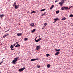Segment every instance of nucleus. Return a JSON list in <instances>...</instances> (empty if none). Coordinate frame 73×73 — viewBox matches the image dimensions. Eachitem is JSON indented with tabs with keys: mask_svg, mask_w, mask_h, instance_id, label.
<instances>
[{
	"mask_svg": "<svg viewBox=\"0 0 73 73\" xmlns=\"http://www.w3.org/2000/svg\"><path fill=\"white\" fill-rule=\"evenodd\" d=\"M59 12H60V11H59V10L57 11L56 12V14H58V13Z\"/></svg>",
	"mask_w": 73,
	"mask_h": 73,
	"instance_id": "obj_23",
	"label": "nucleus"
},
{
	"mask_svg": "<svg viewBox=\"0 0 73 73\" xmlns=\"http://www.w3.org/2000/svg\"><path fill=\"white\" fill-rule=\"evenodd\" d=\"M15 5H16V2H15V3H14V4H13V6L14 7V6H15Z\"/></svg>",
	"mask_w": 73,
	"mask_h": 73,
	"instance_id": "obj_32",
	"label": "nucleus"
},
{
	"mask_svg": "<svg viewBox=\"0 0 73 73\" xmlns=\"http://www.w3.org/2000/svg\"><path fill=\"white\" fill-rule=\"evenodd\" d=\"M25 69V67H23L22 68L18 70L19 71V72H21V71H23V70H24Z\"/></svg>",
	"mask_w": 73,
	"mask_h": 73,
	"instance_id": "obj_1",
	"label": "nucleus"
},
{
	"mask_svg": "<svg viewBox=\"0 0 73 73\" xmlns=\"http://www.w3.org/2000/svg\"><path fill=\"white\" fill-rule=\"evenodd\" d=\"M54 20L55 21H57V20H59V19L58 18H56L54 19Z\"/></svg>",
	"mask_w": 73,
	"mask_h": 73,
	"instance_id": "obj_13",
	"label": "nucleus"
},
{
	"mask_svg": "<svg viewBox=\"0 0 73 73\" xmlns=\"http://www.w3.org/2000/svg\"><path fill=\"white\" fill-rule=\"evenodd\" d=\"M40 48V46H37L36 50H38Z\"/></svg>",
	"mask_w": 73,
	"mask_h": 73,
	"instance_id": "obj_3",
	"label": "nucleus"
},
{
	"mask_svg": "<svg viewBox=\"0 0 73 73\" xmlns=\"http://www.w3.org/2000/svg\"><path fill=\"white\" fill-rule=\"evenodd\" d=\"M4 16V15L3 14H2V15H0V17L1 18H2V17H3Z\"/></svg>",
	"mask_w": 73,
	"mask_h": 73,
	"instance_id": "obj_21",
	"label": "nucleus"
},
{
	"mask_svg": "<svg viewBox=\"0 0 73 73\" xmlns=\"http://www.w3.org/2000/svg\"><path fill=\"white\" fill-rule=\"evenodd\" d=\"M35 29H33V30H32L31 32H34L35 31Z\"/></svg>",
	"mask_w": 73,
	"mask_h": 73,
	"instance_id": "obj_30",
	"label": "nucleus"
},
{
	"mask_svg": "<svg viewBox=\"0 0 73 73\" xmlns=\"http://www.w3.org/2000/svg\"><path fill=\"white\" fill-rule=\"evenodd\" d=\"M22 35H23V34H21L20 33H18L17 34V35L18 36H21Z\"/></svg>",
	"mask_w": 73,
	"mask_h": 73,
	"instance_id": "obj_8",
	"label": "nucleus"
},
{
	"mask_svg": "<svg viewBox=\"0 0 73 73\" xmlns=\"http://www.w3.org/2000/svg\"><path fill=\"white\" fill-rule=\"evenodd\" d=\"M51 66L50 65V64H48L47 65V68H50V67Z\"/></svg>",
	"mask_w": 73,
	"mask_h": 73,
	"instance_id": "obj_19",
	"label": "nucleus"
},
{
	"mask_svg": "<svg viewBox=\"0 0 73 73\" xmlns=\"http://www.w3.org/2000/svg\"><path fill=\"white\" fill-rule=\"evenodd\" d=\"M66 0H62V2H64V1H66Z\"/></svg>",
	"mask_w": 73,
	"mask_h": 73,
	"instance_id": "obj_34",
	"label": "nucleus"
},
{
	"mask_svg": "<svg viewBox=\"0 0 73 73\" xmlns=\"http://www.w3.org/2000/svg\"><path fill=\"white\" fill-rule=\"evenodd\" d=\"M17 7H19V5H17Z\"/></svg>",
	"mask_w": 73,
	"mask_h": 73,
	"instance_id": "obj_43",
	"label": "nucleus"
},
{
	"mask_svg": "<svg viewBox=\"0 0 73 73\" xmlns=\"http://www.w3.org/2000/svg\"><path fill=\"white\" fill-rule=\"evenodd\" d=\"M41 40V38H39L38 39H37V40H35V42H38V41H40V40Z\"/></svg>",
	"mask_w": 73,
	"mask_h": 73,
	"instance_id": "obj_6",
	"label": "nucleus"
},
{
	"mask_svg": "<svg viewBox=\"0 0 73 73\" xmlns=\"http://www.w3.org/2000/svg\"><path fill=\"white\" fill-rule=\"evenodd\" d=\"M30 26L31 27H32V26H34V27H35V25H34V23H31V24H30Z\"/></svg>",
	"mask_w": 73,
	"mask_h": 73,
	"instance_id": "obj_9",
	"label": "nucleus"
},
{
	"mask_svg": "<svg viewBox=\"0 0 73 73\" xmlns=\"http://www.w3.org/2000/svg\"><path fill=\"white\" fill-rule=\"evenodd\" d=\"M27 40H28V38H26L24 39V41H27Z\"/></svg>",
	"mask_w": 73,
	"mask_h": 73,
	"instance_id": "obj_27",
	"label": "nucleus"
},
{
	"mask_svg": "<svg viewBox=\"0 0 73 73\" xmlns=\"http://www.w3.org/2000/svg\"><path fill=\"white\" fill-rule=\"evenodd\" d=\"M37 36L36 37L35 39V41L36 40H37Z\"/></svg>",
	"mask_w": 73,
	"mask_h": 73,
	"instance_id": "obj_33",
	"label": "nucleus"
},
{
	"mask_svg": "<svg viewBox=\"0 0 73 73\" xmlns=\"http://www.w3.org/2000/svg\"><path fill=\"white\" fill-rule=\"evenodd\" d=\"M3 61H2L1 63H0V65H1L2 63H3Z\"/></svg>",
	"mask_w": 73,
	"mask_h": 73,
	"instance_id": "obj_37",
	"label": "nucleus"
},
{
	"mask_svg": "<svg viewBox=\"0 0 73 73\" xmlns=\"http://www.w3.org/2000/svg\"><path fill=\"white\" fill-rule=\"evenodd\" d=\"M38 60V58L36 59H32L31 60V61H36V60Z\"/></svg>",
	"mask_w": 73,
	"mask_h": 73,
	"instance_id": "obj_5",
	"label": "nucleus"
},
{
	"mask_svg": "<svg viewBox=\"0 0 73 73\" xmlns=\"http://www.w3.org/2000/svg\"><path fill=\"white\" fill-rule=\"evenodd\" d=\"M14 8H15V9H17V8H19V7L17 6V5H15Z\"/></svg>",
	"mask_w": 73,
	"mask_h": 73,
	"instance_id": "obj_15",
	"label": "nucleus"
},
{
	"mask_svg": "<svg viewBox=\"0 0 73 73\" xmlns=\"http://www.w3.org/2000/svg\"><path fill=\"white\" fill-rule=\"evenodd\" d=\"M44 27H43L42 29H44Z\"/></svg>",
	"mask_w": 73,
	"mask_h": 73,
	"instance_id": "obj_45",
	"label": "nucleus"
},
{
	"mask_svg": "<svg viewBox=\"0 0 73 73\" xmlns=\"http://www.w3.org/2000/svg\"><path fill=\"white\" fill-rule=\"evenodd\" d=\"M40 37H41V36H40V35H39V38H40Z\"/></svg>",
	"mask_w": 73,
	"mask_h": 73,
	"instance_id": "obj_40",
	"label": "nucleus"
},
{
	"mask_svg": "<svg viewBox=\"0 0 73 73\" xmlns=\"http://www.w3.org/2000/svg\"><path fill=\"white\" fill-rule=\"evenodd\" d=\"M36 13V12L34 11H32V12H31V14H32V13Z\"/></svg>",
	"mask_w": 73,
	"mask_h": 73,
	"instance_id": "obj_25",
	"label": "nucleus"
},
{
	"mask_svg": "<svg viewBox=\"0 0 73 73\" xmlns=\"http://www.w3.org/2000/svg\"><path fill=\"white\" fill-rule=\"evenodd\" d=\"M18 58H19L17 57V58H15V59H14V60L16 61H17V60H18Z\"/></svg>",
	"mask_w": 73,
	"mask_h": 73,
	"instance_id": "obj_12",
	"label": "nucleus"
},
{
	"mask_svg": "<svg viewBox=\"0 0 73 73\" xmlns=\"http://www.w3.org/2000/svg\"><path fill=\"white\" fill-rule=\"evenodd\" d=\"M19 44V42H16L15 43L16 44Z\"/></svg>",
	"mask_w": 73,
	"mask_h": 73,
	"instance_id": "obj_36",
	"label": "nucleus"
},
{
	"mask_svg": "<svg viewBox=\"0 0 73 73\" xmlns=\"http://www.w3.org/2000/svg\"><path fill=\"white\" fill-rule=\"evenodd\" d=\"M9 31V29L7 31H5V32H8V31Z\"/></svg>",
	"mask_w": 73,
	"mask_h": 73,
	"instance_id": "obj_35",
	"label": "nucleus"
},
{
	"mask_svg": "<svg viewBox=\"0 0 73 73\" xmlns=\"http://www.w3.org/2000/svg\"><path fill=\"white\" fill-rule=\"evenodd\" d=\"M37 68H40V67H41L40 66L38 65H37Z\"/></svg>",
	"mask_w": 73,
	"mask_h": 73,
	"instance_id": "obj_28",
	"label": "nucleus"
},
{
	"mask_svg": "<svg viewBox=\"0 0 73 73\" xmlns=\"http://www.w3.org/2000/svg\"><path fill=\"white\" fill-rule=\"evenodd\" d=\"M14 48V46H13V45H11L10 46V48L11 49V50H15V49H12V48Z\"/></svg>",
	"mask_w": 73,
	"mask_h": 73,
	"instance_id": "obj_2",
	"label": "nucleus"
},
{
	"mask_svg": "<svg viewBox=\"0 0 73 73\" xmlns=\"http://www.w3.org/2000/svg\"><path fill=\"white\" fill-rule=\"evenodd\" d=\"M54 7V5H52L51 8H50V9H53V8Z\"/></svg>",
	"mask_w": 73,
	"mask_h": 73,
	"instance_id": "obj_16",
	"label": "nucleus"
},
{
	"mask_svg": "<svg viewBox=\"0 0 73 73\" xmlns=\"http://www.w3.org/2000/svg\"><path fill=\"white\" fill-rule=\"evenodd\" d=\"M46 56H47V57H49L50 56L49 54H46Z\"/></svg>",
	"mask_w": 73,
	"mask_h": 73,
	"instance_id": "obj_24",
	"label": "nucleus"
},
{
	"mask_svg": "<svg viewBox=\"0 0 73 73\" xmlns=\"http://www.w3.org/2000/svg\"><path fill=\"white\" fill-rule=\"evenodd\" d=\"M16 45V44H14L13 46H15Z\"/></svg>",
	"mask_w": 73,
	"mask_h": 73,
	"instance_id": "obj_38",
	"label": "nucleus"
},
{
	"mask_svg": "<svg viewBox=\"0 0 73 73\" xmlns=\"http://www.w3.org/2000/svg\"><path fill=\"white\" fill-rule=\"evenodd\" d=\"M55 51H56V52H58V51H60V50H61L60 49L57 50V49H55Z\"/></svg>",
	"mask_w": 73,
	"mask_h": 73,
	"instance_id": "obj_20",
	"label": "nucleus"
},
{
	"mask_svg": "<svg viewBox=\"0 0 73 73\" xmlns=\"http://www.w3.org/2000/svg\"><path fill=\"white\" fill-rule=\"evenodd\" d=\"M0 73H1V72H0Z\"/></svg>",
	"mask_w": 73,
	"mask_h": 73,
	"instance_id": "obj_49",
	"label": "nucleus"
},
{
	"mask_svg": "<svg viewBox=\"0 0 73 73\" xmlns=\"http://www.w3.org/2000/svg\"><path fill=\"white\" fill-rule=\"evenodd\" d=\"M70 8H72V7H70Z\"/></svg>",
	"mask_w": 73,
	"mask_h": 73,
	"instance_id": "obj_47",
	"label": "nucleus"
},
{
	"mask_svg": "<svg viewBox=\"0 0 73 73\" xmlns=\"http://www.w3.org/2000/svg\"><path fill=\"white\" fill-rule=\"evenodd\" d=\"M64 3V2H60L59 3V4H60V6H62V4H63V3Z\"/></svg>",
	"mask_w": 73,
	"mask_h": 73,
	"instance_id": "obj_7",
	"label": "nucleus"
},
{
	"mask_svg": "<svg viewBox=\"0 0 73 73\" xmlns=\"http://www.w3.org/2000/svg\"><path fill=\"white\" fill-rule=\"evenodd\" d=\"M0 28H1V27H0Z\"/></svg>",
	"mask_w": 73,
	"mask_h": 73,
	"instance_id": "obj_48",
	"label": "nucleus"
},
{
	"mask_svg": "<svg viewBox=\"0 0 73 73\" xmlns=\"http://www.w3.org/2000/svg\"><path fill=\"white\" fill-rule=\"evenodd\" d=\"M47 25V23H45L44 24V25Z\"/></svg>",
	"mask_w": 73,
	"mask_h": 73,
	"instance_id": "obj_41",
	"label": "nucleus"
},
{
	"mask_svg": "<svg viewBox=\"0 0 73 73\" xmlns=\"http://www.w3.org/2000/svg\"><path fill=\"white\" fill-rule=\"evenodd\" d=\"M60 53V52L58 51L55 54V55H58Z\"/></svg>",
	"mask_w": 73,
	"mask_h": 73,
	"instance_id": "obj_14",
	"label": "nucleus"
},
{
	"mask_svg": "<svg viewBox=\"0 0 73 73\" xmlns=\"http://www.w3.org/2000/svg\"><path fill=\"white\" fill-rule=\"evenodd\" d=\"M58 1V0H57Z\"/></svg>",
	"mask_w": 73,
	"mask_h": 73,
	"instance_id": "obj_46",
	"label": "nucleus"
},
{
	"mask_svg": "<svg viewBox=\"0 0 73 73\" xmlns=\"http://www.w3.org/2000/svg\"><path fill=\"white\" fill-rule=\"evenodd\" d=\"M66 19V18L65 17H64L63 19H62V20H65Z\"/></svg>",
	"mask_w": 73,
	"mask_h": 73,
	"instance_id": "obj_31",
	"label": "nucleus"
},
{
	"mask_svg": "<svg viewBox=\"0 0 73 73\" xmlns=\"http://www.w3.org/2000/svg\"><path fill=\"white\" fill-rule=\"evenodd\" d=\"M58 1L57 0H56L55 1V3H56V2H57Z\"/></svg>",
	"mask_w": 73,
	"mask_h": 73,
	"instance_id": "obj_39",
	"label": "nucleus"
},
{
	"mask_svg": "<svg viewBox=\"0 0 73 73\" xmlns=\"http://www.w3.org/2000/svg\"><path fill=\"white\" fill-rule=\"evenodd\" d=\"M20 46V45L19 44H17L15 46V47H19Z\"/></svg>",
	"mask_w": 73,
	"mask_h": 73,
	"instance_id": "obj_18",
	"label": "nucleus"
},
{
	"mask_svg": "<svg viewBox=\"0 0 73 73\" xmlns=\"http://www.w3.org/2000/svg\"><path fill=\"white\" fill-rule=\"evenodd\" d=\"M56 21H54V22H53V23H56Z\"/></svg>",
	"mask_w": 73,
	"mask_h": 73,
	"instance_id": "obj_42",
	"label": "nucleus"
},
{
	"mask_svg": "<svg viewBox=\"0 0 73 73\" xmlns=\"http://www.w3.org/2000/svg\"><path fill=\"white\" fill-rule=\"evenodd\" d=\"M40 11L41 12H42V11H45V9H42Z\"/></svg>",
	"mask_w": 73,
	"mask_h": 73,
	"instance_id": "obj_22",
	"label": "nucleus"
},
{
	"mask_svg": "<svg viewBox=\"0 0 73 73\" xmlns=\"http://www.w3.org/2000/svg\"><path fill=\"white\" fill-rule=\"evenodd\" d=\"M72 53H73V50H72Z\"/></svg>",
	"mask_w": 73,
	"mask_h": 73,
	"instance_id": "obj_44",
	"label": "nucleus"
},
{
	"mask_svg": "<svg viewBox=\"0 0 73 73\" xmlns=\"http://www.w3.org/2000/svg\"><path fill=\"white\" fill-rule=\"evenodd\" d=\"M8 35H9V34H6L5 35H4L3 36V38H4L5 37H7V36H8Z\"/></svg>",
	"mask_w": 73,
	"mask_h": 73,
	"instance_id": "obj_4",
	"label": "nucleus"
},
{
	"mask_svg": "<svg viewBox=\"0 0 73 73\" xmlns=\"http://www.w3.org/2000/svg\"><path fill=\"white\" fill-rule=\"evenodd\" d=\"M45 12L43 14H42L41 15V16H44V15H45Z\"/></svg>",
	"mask_w": 73,
	"mask_h": 73,
	"instance_id": "obj_29",
	"label": "nucleus"
},
{
	"mask_svg": "<svg viewBox=\"0 0 73 73\" xmlns=\"http://www.w3.org/2000/svg\"><path fill=\"white\" fill-rule=\"evenodd\" d=\"M61 10H65V6L62 7L61 8Z\"/></svg>",
	"mask_w": 73,
	"mask_h": 73,
	"instance_id": "obj_11",
	"label": "nucleus"
},
{
	"mask_svg": "<svg viewBox=\"0 0 73 73\" xmlns=\"http://www.w3.org/2000/svg\"><path fill=\"white\" fill-rule=\"evenodd\" d=\"M12 62H13V64H16V63H15V62H16V61L14 60H13Z\"/></svg>",
	"mask_w": 73,
	"mask_h": 73,
	"instance_id": "obj_17",
	"label": "nucleus"
},
{
	"mask_svg": "<svg viewBox=\"0 0 73 73\" xmlns=\"http://www.w3.org/2000/svg\"><path fill=\"white\" fill-rule=\"evenodd\" d=\"M64 9L65 10H67L69 9V8L67 7H64Z\"/></svg>",
	"mask_w": 73,
	"mask_h": 73,
	"instance_id": "obj_10",
	"label": "nucleus"
},
{
	"mask_svg": "<svg viewBox=\"0 0 73 73\" xmlns=\"http://www.w3.org/2000/svg\"><path fill=\"white\" fill-rule=\"evenodd\" d=\"M69 16L70 17H73V15L72 14H71Z\"/></svg>",
	"mask_w": 73,
	"mask_h": 73,
	"instance_id": "obj_26",
	"label": "nucleus"
}]
</instances>
